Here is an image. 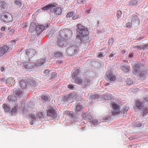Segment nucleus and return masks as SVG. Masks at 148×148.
<instances>
[{
  "mask_svg": "<svg viewBox=\"0 0 148 148\" xmlns=\"http://www.w3.org/2000/svg\"><path fill=\"white\" fill-rule=\"evenodd\" d=\"M76 27V30L80 35H77L75 39L76 43H80L82 41L86 42L89 39L88 37L86 35L88 32L87 29L81 24H78Z\"/></svg>",
  "mask_w": 148,
  "mask_h": 148,
  "instance_id": "obj_1",
  "label": "nucleus"
},
{
  "mask_svg": "<svg viewBox=\"0 0 148 148\" xmlns=\"http://www.w3.org/2000/svg\"><path fill=\"white\" fill-rule=\"evenodd\" d=\"M64 31L62 29L59 31L56 41L57 45L62 48L66 47L68 42V36Z\"/></svg>",
  "mask_w": 148,
  "mask_h": 148,
  "instance_id": "obj_2",
  "label": "nucleus"
},
{
  "mask_svg": "<svg viewBox=\"0 0 148 148\" xmlns=\"http://www.w3.org/2000/svg\"><path fill=\"white\" fill-rule=\"evenodd\" d=\"M72 73V77L74 80L75 82L78 84L82 85L83 81L80 75V70L77 68L76 67L73 69Z\"/></svg>",
  "mask_w": 148,
  "mask_h": 148,
  "instance_id": "obj_3",
  "label": "nucleus"
},
{
  "mask_svg": "<svg viewBox=\"0 0 148 148\" xmlns=\"http://www.w3.org/2000/svg\"><path fill=\"white\" fill-rule=\"evenodd\" d=\"M0 19L2 22L8 23L12 21L13 18L11 14L8 12H5L2 14Z\"/></svg>",
  "mask_w": 148,
  "mask_h": 148,
  "instance_id": "obj_4",
  "label": "nucleus"
},
{
  "mask_svg": "<svg viewBox=\"0 0 148 148\" xmlns=\"http://www.w3.org/2000/svg\"><path fill=\"white\" fill-rule=\"evenodd\" d=\"M78 47L76 45H70L66 50V52L69 56H73L78 52Z\"/></svg>",
  "mask_w": 148,
  "mask_h": 148,
  "instance_id": "obj_5",
  "label": "nucleus"
},
{
  "mask_svg": "<svg viewBox=\"0 0 148 148\" xmlns=\"http://www.w3.org/2000/svg\"><path fill=\"white\" fill-rule=\"evenodd\" d=\"M47 115L53 119H56L57 116L54 109L51 107H49L48 108L47 110Z\"/></svg>",
  "mask_w": 148,
  "mask_h": 148,
  "instance_id": "obj_6",
  "label": "nucleus"
},
{
  "mask_svg": "<svg viewBox=\"0 0 148 148\" xmlns=\"http://www.w3.org/2000/svg\"><path fill=\"white\" fill-rule=\"evenodd\" d=\"M36 53V51L34 49H31L26 50V57L28 59V60L27 59H26V60L27 61H29L30 60L29 59V57H30V58H32L34 56Z\"/></svg>",
  "mask_w": 148,
  "mask_h": 148,
  "instance_id": "obj_7",
  "label": "nucleus"
},
{
  "mask_svg": "<svg viewBox=\"0 0 148 148\" xmlns=\"http://www.w3.org/2000/svg\"><path fill=\"white\" fill-rule=\"evenodd\" d=\"M12 48V47H9L7 45L0 47V56H2L6 52L10 51Z\"/></svg>",
  "mask_w": 148,
  "mask_h": 148,
  "instance_id": "obj_8",
  "label": "nucleus"
},
{
  "mask_svg": "<svg viewBox=\"0 0 148 148\" xmlns=\"http://www.w3.org/2000/svg\"><path fill=\"white\" fill-rule=\"evenodd\" d=\"M131 21L133 25L136 26H137L139 25L140 23V21L137 15H133L131 16Z\"/></svg>",
  "mask_w": 148,
  "mask_h": 148,
  "instance_id": "obj_9",
  "label": "nucleus"
},
{
  "mask_svg": "<svg viewBox=\"0 0 148 148\" xmlns=\"http://www.w3.org/2000/svg\"><path fill=\"white\" fill-rule=\"evenodd\" d=\"M36 29L38 35L40 34L45 29V27L41 25H36Z\"/></svg>",
  "mask_w": 148,
  "mask_h": 148,
  "instance_id": "obj_10",
  "label": "nucleus"
},
{
  "mask_svg": "<svg viewBox=\"0 0 148 148\" xmlns=\"http://www.w3.org/2000/svg\"><path fill=\"white\" fill-rule=\"evenodd\" d=\"M136 108L138 110H141L144 107L143 103L139 100H137L135 101Z\"/></svg>",
  "mask_w": 148,
  "mask_h": 148,
  "instance_id": "obj_11",
  "label": "nucleus"
},
{
  "mask_svg": "<svg viewBox=\"0 0 148 148\" xmlns=\"http://www.w3.org/2000/svg\"><path fill=\"white\" fill-rule=\"evenodd\" d=\"M23 67L26 69H30L34 67V64L32 63L24 62Z\"/></svg>",
  "mask_w": 148,
  "mask_h": 148,
  "instance_id": "obj_12",
  "label": "nucleus"
},
{
  "mask_svg": "<svg viewBox=\"0 0 148 148\" xmlns=\"http://www.w3.org/2000/svg\"><path fill=\"white\" fill-rule=\"evenodd\" d=\"M46 61L45 59H41L38 60L35 62V64H34V65L36 66H41Z\"/></svg>",
  "mask_w": 148,
  "mask_h": 148,
  "instance_id": "obj_13",
  "label": "nucleus"
},
{
  "mask_svg": "<svg viewBox=\"0 0 148 148\" xmlns=\"http://www.w3.org/2000/svg\"><path fill=\"white\" fill-rule=\"evenodd\" d=\"M55 7L54 5V7H52L53 9V11L54 12L55 14L57 15H60L62 12V9L61 8L59 7H57L54 8Z\"/></svg>",
  "mask_w": 148,
  "mask_h": 148,
  "instance_id": "obj_14",
  "label": "nucleus"
},
{
  "mask_svg": "<svg viewBox=\"0 0 148 148\" xmlns=\"http://www.w3.org/2000/svg\"><path fill=\"white\" fill-rule=\"evenodd\" d=\"M110 106L112 107V109L114 110H120L119 109V106L114 102L110 103Z\"/></svg>",
  "mask_w": 148,
  "mask_h": 148,
  "instance_id": "obj_15",
  "label": "nucleus"
},
{
  "mask_svg": "<svg viewBox=\"0 0 148 148\" xmlns=\"http://www.w3.org/2000/svg\"><path fill=\"white\" fill-rule=\"evenodd\" d=\"M19 84L21 88L22 89L25 88L27 87L26 81L24 79H22L20 81Z\"/></svg>",
  "mask_w": 148,
  "mask_h": 148,
  "instance_id": "obj_16",
  "label": "nucleus"
},
{
  "mask_svg": "<svg viewBox=\"0 0 148 148\" xmlns=\"http://www.w3.org/2000/svg\"><path fill=\"white\" fill-rule=\"evenodd\" d=\"M106 77L110 81H114L116 79V77L112 74L108 75Z\"/></svg>",
  "mask_w": 148,
  "mask_h": 148,
  "instance_id": "obj_17",
  "label": "nucleus"
},
{
  "mask_svg": "<svg viewBox=\"0 0 148 148\" xmlns=\"http://www.w3.org/2000/svg\"><path fill=\"white\" fill-rule=\"evenodd\" d=\"M14 80L12 78H9L7 79L6 83L9 86H11L14 83Z\"/></svg>",
  "mask_w": 148,
  "mask_h": 148,
  "instance_id": "obj_18",
  "label": "nucleus"
},
{
  "mask_svg": "<svg viewBox=\"0 0 148 148\" xmlns=\"http://www.w3.org/2000/svg\"><path fill=\"white\" fill-rule=\"evenodd\" d=\"M134 71L135 72V74L140 71L141 69H140V67H139L138 64H136V66L134 67Z\"/></svg>",
  "mask_w": 148,
  "mask_h": 148,
  "instance_id": "obj_19",
  "label": "nucleus"
},
{
  "mask_svg": "<svg viewBox=\"0 0 148 148\" xmlns=\"http://www.w3.org/2000/svg\"><path fill=\"white\" fill-rule=\"evenodd\" d=\"M22 91L20 89H18L15 91L14 92V95L16 97H19L22 95Z\"/></svg>",
  "mask_w": 148,
  "mask_h": 148,
  "instance_id": "obj_20",
  "label": "nucleus"
},
{
  "mask_svg": "<svg viewBox=\"0 0 148 148\" xmlns=\"http://www.w3.org/2000/svg\"><path fill=\"white\" fill-rule=\"evenodd\" d=\"M54 55L55 57L57 58L62 57L63 56L62 53L59 51L55 52Z\"/></svg>",
  "mask_w": 148,
  "mask_h": 148,
  "instance_id": "obj_21",
  "label": "nucleus"
},
{
  "mask_svg": "<svg viewBox=\"0 0 148 148\" xmlns=\"http://www.w3.org/2000/svg\"><path fill=\"white\" fill-rule=\"evenodd\" d=\"M28 83L30 85L34 86L36 84V82L34 80L31 78H29L27 79Z\"/></svg>",
  "mask_w": 148,
  "mask_h": 148,
  "instance_id": "obj_22",
  "label": "nucleus"
},
{
  "mask_svg": "<svg viewBox=\"0 0 148 148\" xmlns=\"http://www.w3.org/2000/svg\"><path fill=\"white\" fill-rule=\"evenodd\" d=\"M7 6V4L4 1H0V6L3 9L6 8Z\"/></svg>",
  "mask_w": 148,
  "mask_h": 148,
  "instance_id": "obj_23",
  "label": "nucleus"
},
{
  "mask_svg": "<svg viewBox=\"0 0 148 148\" xmlns=\"http://www.w3.org/2000/svg\"><path fill=\"white\" fill-rule=\"evenodd\" d=\"M54 7V5L53 4H49L48 5H47L46 6L43 7L42 8V9L43 10H47L50 8H51L52 7Z\"/></svg>",
  "mask_w": 148,
  "mask_h": 148,
  "instance_id": "obj_24",
  "label": "nucleus"
},
{
  "mask_svg": "<svg viewBox=\"0 0 148 148\" xmlns=\"http://www.w3.org/2000/svg\"><path fill=\"white\" fill-rule=\"evenodd\" d=\"M14 4L18 8H20L22 4L20 0H15L14 1Z\"/></svg>",
  "mask_w": 148,
  "mask_h": 148,
  "instance_id": "obj_25",
  "label": "nucleus"
},
{
  "mask_svg": "<svg viewBox=\"0 0 148 148\" xmlns=\"http://www.w3.org/2000/svg\"><path fill=\"white\" fill-rule=\"evenodd\" d=\"M102 98L106 100L110 99H111V95L108 94L105 95L102 97Z\"/></svg>",
  "mask_w": 148,
  "mask_h": 148,
  "instance_id": "obj_26",
  "label": "nucleus"
},
{
  "mask_svg": "<svg viewBox=\"0 0 148 148\" xmlns=\"http://www.w3.org/2000/svg\"><path fill=\"white\" fill-rule=\"evenodd\" d=\"M129 108L128 106H125L122 109V111H121V114H124L129 109Z\"/></svg>",
  "mask_w": 148,
  "mask_h": 148,
  "instance_id": "obj_27",
  "label": "nucleus"
},
{
  "mask_svg": "<svg viewBox=\"0 0 148 148\" xmlns=\"http://www.w3.org/2000/svg\"><path fill=\"white\" fill-rule=\"evenodd\" d=\"M85 85H88L90 84V80L87 78H84V81L83 82Z\"/></svg>",
  "mask_w": 148,
  "mask_h": 148,
  "instance_id": "obj_28",
  "label": "nucleus"
},
{
  "mask_svg": "<svg viewBox=\"0 0 148 148\" xmlns=\"http://www.w3.org/2000/svg\"><path fill=\"white\" fill-rule=\"evenodd\" d=\"M3 108L5 112H8L10 110V108L6 104H4L3 105Z\"/></svg>",
  "mask_w": 148,
  "mask_h": 148,
  "instance_id": "obj_29",
  "label": "nucleus"
},
{
  "mask_svg": "<svg viewBox=\"0 0 148 148\" xmlns=\"http://www.w3.org/2000/svg\"><path fill=\"white\" fill-rule=\"evenodd\" d=\"M138 1L136 0H131L129 2V4L130 5L133 6L136 5L138 3Z\"/></svg>",
  "mask_w": 148,
  "mask_h": 148,
  "instance_id": "obj_30",
  "label": "nucleus"
},
{
  "mask_svg": "<svg viewBox=\"0 0 148 148\" xmlns=\"http://www.w3.org/2000/svg\"><path fill=\"white\" fill-rule=\"evenodd\" d=\"M49 96L47 95H43L41 96V98L42 100L45 101H47L49 100Z\"/></svg>",
  "mask_w": 148,
  "mask_h": 148,
  "instance_id": "obj_31",
  "label": "nucleus"
},
{
  "mask_svg": "<svg viewBox=\"0 0 148 148\" xmlns=\"http://www.w3.org/2000/svg\"><path fill=\"white\" fill-rule=\"evenodd\" d=\"M29 116L32 121H34L36 119L37 115H34L32 114L30 115Z\"/></svg>",
  "mask_w": 148,
  "mask_h": 148,
  "instance_id": "obj_32",
  "label": "nucleus"
},
{
  "mask_svg": "<svg viewBox=\"0 0 148 148\" xmlns=\"http://www.w3.org/2000/svg\"><path fill=\"white\" fill-rule=\"evenodd\" d=\"M112 114L113 115H119L121 114V110H114L112 111Z\"/></svg>",
  "mask_w": 148,
  "mask_h": 148,
  "instance_id": "obj_33",
  "label": "nucleus"
},
{
  "mask_svg": "<svg viewBox=\"0 0 148 148\" xmlns=\"http://www.w3.org/2000/svg\"><path fill=\"white\" fill-rule=\"evenodd\" d=\"M17 110V107H15L11 110L10 112L11 113V114H15L16 113Z\"/></svg>",
  "mask_w": 148,
  "mask_h": 148,
  "instance_id": "obj_34",
  "label": "nucleus"
},
{
  "mask_svg": "<svg viewBox=\"0 0 148 148\" xmlns=\"http://www.w3.org/2000/svg\"><path fill=\"white\" fill-rule=\"evenodd\" d=\"M82 106L79 104H78L76 107V110L77 111H80L81 110H82Z\"/></svg>",
  "mask_w": 148,
  "mask_h": 148,
  "instance_id": "obj_35",
  "label": "nucleus"
},
{
  "mask_svg": "<svg viewBox=\"0 0 148 148\" xmlns=\"http://www.w3.org/2000/svg\"><path fill=\"white\" fill-rule=\"evenodd\" d=\"M143 115H145L148 112V108L147 107H145L143 108Z\"/></svg>",
  "mask_w": 148,
  "mask_h": 148,
  "instance_id": "obj_36",
  "label": "nucleus"
},
{
  "mask_svg": "<svg viewBox=\"0 0 148 148\" xmlns=\"http://www.w3.org/2000/svg\"><path fill=\"white\" fill-rule=\"evenodd\" d=\"M33 23H32L30 26V28L29 30V31L31 32H32V31H34L35 30H36L35 27L33 26Z\"/></svg>",
  "mask_w": 148,
  "mask_h": 148,
  "instance_id": "obj_37",
  "label": "nucleus"
},
{
  "mask_svg": "<svg viewBox=\"0 0 148 148\" xmlns=\"http://www.w3.org/2000/svg\"><path fill=\"white\" fill-rule=\"evenodd\" d=\"M130 67L129 66H123V69L126 72H128L129 71Z\"/></svg>",
  "mask_w": 148,
  "mask_h": 148,
  "instance_id": "obj_38",
  "label": "nucleus"
},
{
  "mask_svg": "<svg viewBox=\"0 0 148 148\" xmlns=\"http://www.w3.org/2000/svg\"><path fill=\"white\" fill-rule=\"evenodd\" d=\"M73 12H71L66 14V16L67 18L73 16Z\"/></svg>",
  "mask_w": 148,
  "mask_h": 148,
  "instance_id": "obj_39",
  "label": "nucleus"
},
{
  "mask_svg": "<svg viewBox=\"0 0 148 148\" xmlns=\"http://www.w3.org/2000/svg\"><path fill=\"white\" fill-rule=\"evenodd\" d=\"M10 47L14 46L16 43L15 41L14 40H12L10 42Z\"/></svg>",
  "mask_w": 148,
  "mask_h": 148,
  "instance_id": "obj_40",
  "label": "nucleus"
},
{
  "mask_svg": "<svg viewBox=\"0 0 148 148\" xmlns=\"http://www.w3.org/2000/svg\"><path fill=\"white\" fill-rule=\"evenodd\" d=\"M77 2L79 4H84V3L86 2V1L85 0H77Z\"/></svg>",
  "mask_w": 148,
  "mask_h": 148,
  "instance_id": "obj_41",
  "label": "nucleus"
},
{
  "mask_svg": "<svg viewBox=\"0 0 148 148\" xmlns=\"http://www.w3.org/2000/svg\"><path fill=\"white\" fill-rule=\"evenodd\" d=\"M122 12L121 10H118L116 14L118 18H119L120 16L121 15Z\"/></svg>",
  "mask_w": 148,
  "mask_h": 148,
  "instance_id": "obj_42",
  "label": "nucleus"
},
{
  "mask_svg": "<svg viewBox=\"0 0 148 148\" xmlns=\"http://www.w3.org/2000/svg\"><path fill=\"white\" fill-rule=\"evenodd\" d=\"M132 25H133V23L131 21V23L128 22L126 24V27H127L130 28L132 27Z\"/></svg>",
  "mask_w": 148,
  "mask_h": 148,
  "instance_id": "obj_43",
  "label": "nucleus"
},
{
  "mask_svg": "<svg viewBox=\"0 0 148 148\" xmlns=\"http://www.w3.org/2000/svg\"><path fill=\"white\" fill-rule=\"evenodd\" d=\"M114 39L112 38H111L108 40V43L109 44H112L113 42Z\"/></svg>",
  "mask_w": 148,
  "mask_h": 148,
  "instance_id": "obj_44",
  "label": "nucleus"
},
{
  "mask_svg": "<svg viewBox=\"0 0 148 148\" xmlns=\"http://www.w3.org/2000/svg\"><path fill=\"white\" fill-rule=\"evenodd\" d=\"M38 115L39 117L41 119H42L44 117L43 114L42 112L38 113Z\"/></svg>",
  "mask_w": 148,
  "mask_h": 148,
  "instance_id": "obj_45",
  "label": "nucleus"
},
{
  "mask_svg": "<svg viewBox=\"0 0 148 148\" xmlns=\"http://www.w3.org/2000/svg\"><path fill=\"white\" fill-rule=\"evenodd\" d=\"M135 125L138 127H141L142 126V124L140 123L137 122L135 123Z\"/></svg>",
  "mask_w": 148,
  "mask_h": 148,
  "instance_id": "obj_46",
  "label": "nucleus"
},
{
  "mask_svg": "<svg viewBox=\"0 0 148 148\" xmlns=\"http://www.w3.org/2000/svg\"><path fill=\"white\" fill-rule=\"evenodd\" d=\"M15 30L14 29H12L9 32V34L10 35H11L13 34Z\"/></svg>",
  "mask_w": 148,
  "mask_h": 148,
  "instance_id": "obj_47",
  "label": "nucleus"
},
{
  "mask_svg": "<svg viewBox=\"0 0 148 148\" xmlns=\"http://www.w3.org/2000/svg\"><path fill=\"white\" fill-rule=\"evenodd\" d=\"M6 80L4 78L0 79V82L1 83H3V82L4 83H6Z\"/></svg>",
  "mask_w": 148,
  "mask_h": 148,
  "instance_id": "obj_48",
  "label": "nucleus"
},
{
  "mask_svg": "<svg viewBox=\"0 0 148 148\" xmlns=\"http://www.w3.org/2000/svg\"><path fill=\"white\" fill-rule=\"evenodd\" d=\"M73 86V84L69 85L68 86V88L70 89H73L74 88Z\"/></svg>",
  "mask_w": 148,
  "mask_h": 148,
  "instance_id": "obj_49",
  "label": "nucleus"
},
{
  "mask_svg": "<svg viewBox=\"0 0 148 148\" xmlns=\"http://www.w3.org/2000/svg\"><path fill=\"white\" fill-rule=\"evenodd\" d=\"M6 27H2L1 29V30L2 31H5Z\"/></svg>",
  "mask_w": 148,
  "mask_h": 148,
  "instance_id": "obj_50",
  "label": "nucleus"
},
{
  "mask_svg": "<svg viewBox=\"0 0 148 148\" xmlns=\"http://www.w3.org/2000/svg\"><path fill=\"white\" fill-rule=\"evenodd\" d=\"M79 16L78 15H75V16H74L73 18L72 19L73 20H75L77 18L79 17Z\"/></svg>",
  "mask_w": 148,
  "mask_h": 148,
  "instance_id": "obj_51",
  "label": "nucleus"
},
{
  "mask_svg": "<svg viewBox=\"0 0 148 148\" xmlns=\"http://www.w3.org/2000/svg\"><path fill=\"white\" fill-rule=\"evenodd\" d=\"M92 122L94 124H97L98 123V121L96 120H93Z\"/></svg>",
  "mask_w": 148,
  "mask_h": 148,
  "instance_id": "obj_52",
  "label": "nucleus"
},
{
  "mask_svg": "<svg viewBox=\"0 0 148 148\" xmlns=\"http://www.w3.org/2000/svg\"><path fill=\"white\" fill-rule=\"evenodd\" d=\"M50 70L49 69L45 70L44 71V73L47 74L49 72Z\"/></svg>",
  "mask_w": 148,
  "mask_h": 148,
  "instance_id": "obj_53",
  "label": "nucleus"
},
{
  "mask_svg": "<svg viewBox=\"0 0 148 148\" xmlns=\"http://www.w3.org/2000/svg\"><path fill=\"white\" fill-rule=\"evenodd\" d=\"M133 83V82L132 80H129L127 82V84H131Z\"/></svg>",
  "mask_w": 148,
  "mask_h": 148,
  "instance_id": "obj_54",
  "label": "nucleus"
},
{
  "mask_svg": "<svg viewBox=\"0 0 148 148\" xmlns=\"http://www.w3.org/2000/svg\"><path fill=\"white\" fill-rule=\"evenodd\" d=\"M114 55V54L113 53H111L108 56L109 58H112V57Z\"/></svg>",
  "mask_w": 148,
  "mask_h": 148,
  "instance_id": "obj_55",
  "label": "nucleus"
},
{
  "mask_svg": "<svg viewBox=\"0 0 148 148\" xmlns=\"http://www.w3.org/2000/svg\"><path fill=\"white\" fill-rule=\"evenodd\" d=\"M8 100L10 101L12 100L13 99H12L11 96H9L8 97Z\"/></svg>",
  "mask_w": 148,
  "mask_h": 148,
  "instance_id": "obj_56",
  "label": "nucleus"
},
{
  "mask_svg": "<svg viewBox=\"0 0 148 148\" xmlns=\"http://www.w3.org/2000/svg\"><path fill=\"white\" fill-rule=\"evenodd\" d=\"M133 55V53H130L128 57L129 58H131L132 57Z\"/></svg>",
  "mask_w": 148,
  "mask_h": 148,
  "instance_id": "obj_57",
  "label": "nucleus"
},
{
  "mask_svg": "<svg viewBox=\"0 0 148 148\" xmlns=\"http://www.w3.org/2000/svg\"><path fill=\"white\" fill-rule=\"evenodd\" d=\"M82 117L83 118H86V114L85 113H84L82 114Z\"/></svg>",
  "mask_w": 148,
  "mask_h": 148,
  "instance_id": "obj_58",
  "label": "nucleus"
},
{
  "mask_svg": "<svg viewBox=\"0 0 148 148\" xmlns=\"http://www.w3.org/2000/svg\"><path fill=\"white\" fill-rule=\"evenodd\" d=\"M99 54H98V57H102L103 56V54L101 53H99Z\"/></svg>",
  "mask_w": 148,
  "mask_h": 148,
  "instance_id": "obj_59",
  "label": "nucleus"
},
{
  "mask_svg": "<svg viewBox=\"0 0 148 148\" xmlns=\"http://www.w3.org/2000/svg\"><path fill=\"white\" fill-rule=\"evenodd\" d=\"M144 38V37L143 36L142 37H140L138 38L137 39V40H140L143 39Z\"/></svg>",
  "mask_w": 148,
  "mask_h": 148,
  "instance_id": "obj_60",
  "label": "nucleus"
},
{
  "mask_svg": "<svg viewBox=\"0 0 148 148\" xmlns=\"http://www.w3.org/2000/svg\"><path fill=\"white\" fill-rule=\"evenodd\" d=\"M94 97H95L96 98H97L99 97V96L98 95H95L92 96Z\"/></svg>",
  "mask_w": 148,
  "mask_h": 148,
  "instance_id": "obj_61",
  "label": "nucleus"
},
{
  "mask_svg": "<svg viewBox=\"0 0 148 148\" xmlns=\"http://www.w3.org/2000/svg\"><path fill=\"white\" fill-rule=\"evenodd\" d=\"M1 70L2 72H3L5 71V69L3 67H1Z\"/></svg>",
  "mask_w": 148,
  "mask_h": 148,
  "instance_id": "obj_62",
  "label": "nucleus"
},
{
  "mask_svg": "<svg viewBox=\"0 0 148 148\" xmlns=\"http://www.w3.org/2000/svg\"><path fill=\"white\" fill-rule=\"evenodd\" d=\"M144 99L145 101L148 102V97L144 98Z\"/></svg>",
  "mask_w": 148,
  "mask_h": 148,
  "instance_id": "obj_63",
  "label": "nucleus"
},
{
  "mask_svg": "<svg viewBox=\"0 0 148 148\" xmlns=\"http://www.w3.org/2000/svg\"><path fill=\"white\" fill-rule=\"evenodd\" d=\"M90 9L89 10H86V13H89L90 12Z\"/></svg>",
  "mask_w": 148,
  "mask_h": 148,
  "instance_id": "obj_64",
  "label": "nucleus"
}]
</instances>
